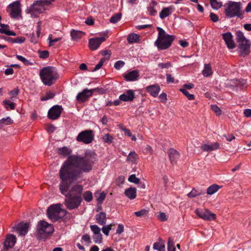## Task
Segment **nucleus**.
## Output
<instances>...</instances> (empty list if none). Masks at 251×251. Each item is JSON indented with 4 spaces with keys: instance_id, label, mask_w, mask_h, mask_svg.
Returning <instances> with one entry per match:
<instances>
[{
    "instance_id": "obj_44",
    "label": "nucleus",
    "mask_w": 251,
    "mask_h": 251,
    "mask_svg": "<svg viewBox=\"0 0 251 251\" xmlns=\"http://www.w3.org/2000/svg\"><path fill=\"white\" fill-rule=\"evenodd\" d=\"M179 91L181 92L189 100H193L195 99V96L193 94H190L187 90L184 88H180Z\"/></svg>"
},
{
    "instance_id": "obj_29",
    "label": "nucleus",
    "mask_w": 251,
    "mask_h": 251,
    "mask_svg": "<svg viewBox=\"0 0 251 251\" xmlns=\"http://www.w3.org/2000/svg\"><path fill=\"white\" fill-rule=\"evenodd\" d=\"M84 34L83 32L79 30L73 29L71 31V36L73 40H77L81 38Z\"/></svg>"
},
{
    "instance_id": "obj_4",
    "label": "nucleus",
    "mask_w": 251,
    "mask_h": 251,
    "mask_svg": "<svg viewBox=\"0 0 251 251\" xmlns=\"http://www.w3.org/2000/svg\"><path fill=\"white\" fill-rule=\"evenodd\" d=\"M47 213L49 218L52 221L55 222L64 217L67 214V211L62 208V204L57 203L50 206Z\"/></svg>"
},
{
    "instance_id": "obj_3",
    "label": "nucleus",
    "mask_w": 251,
    "mask_h": 251,
    "mask_svg": "<svg viewBox=\"0 0 251 251\" xmlns=\"http://www.w3.org/2000/svg\"><path fill=\"white\" fill-rule=\"evenodd\" d=\"M39 76L43 84L49 86H51L58 77L57 73L53 71L50 66L42 69L40 71Z\"/></svg>"
},
{
    "instance_id": "obj_17",
    "label": "nucleus",
    "mask_w": 251,
    "mask_h": 251,
    "mask_svg": "<svg viewBox=\"0 0 251 251\" xmlns=\"http://www.w3.org/2000/svg\"><path fill=\"white\" fill-rule=\"evenodd\" d=\"M223 38L227 47L229 49H233L235 47V43L233 40V36L231 32H228L223 34Z\"/></svg>"
},
{
    "instance_id": "obj_13",
    "label": "nucleus",
    "mask_w": 251,
    "mask_h": 251,
    "mask_svg": "<svg viewBox=\"0 0 251 251\" xmlns=\"http://www.w3.org/2000/svg\"><path fill=\"white\" fill-rule=\"evenodd\" d=\"M63 108L61 106L55 105L51 107L48 113V116L50 119L56 120L58 119L62 112Z\"/></svg>"
},
{
    "instance_id": "obj_63",
    "label": "nucleus",
    "mask_w": 251,
    "mask_h": 251,
    "mask_svg": "<svg viewBox=\"0 0 251 251\" xmlns=\"http://www.w3.org/2000/svg\"><path fill=\"white\" fill-rule=\"evenodd\" d=\"M124 226L123 225L120 224L118 225L117 230H116V233L117 234H121L124 232Z\"/></svg>"
},
{
    "instance_id": "obj_46",
    "label": "nucleus",
    "mask_w": 251,
    "mask_h": 251,
    "mask_svg": "<svg viewBox=\"0 0 251 251\" xmlns=\"http://www.w3.org/2000/svg\"><path fill=\"white\" fill-rule=\"evenodd\" d=\"M121 17L122 14L121 13H117L111 17L110 19V22L112 23L115 24L121 20Z\"/></svg>"
},
{
    "instance_id": "obj_33",
    "label": "nucleus",
    "mask_w": 251,
    "mask_h": 251,
    "mask_svg": "<svg viewBox=\"0 0 251 251\" xmlns=\"http://www.w3.org/2000/svg\"><path fill=\"white\" fill-rule=\"evenodd\" d=\"M202 73L205 77L209 76L212 74V71L210 64H204V69L202 71Z\"/></svg>"
},
{
    "instance_id": "obj_52",
    "label": "nucleus",
    "mask_w": 251,
    "mask_h": 251,
    "mask_svg": "<svg viewBox=\"0 0 251 251\" xmlns=\"http://www.w3.org/2000/svg\"><path fill=\"white\" fill-rule=\"evenodd\" d=\"M102 139L105 143L111 144L113 141V138L111 135L107 133L103 136Z\"/></svg>"
},
{
    "instance_id": "obj_48",
    "label": "nucleus",
    "mask_w": 251,
    "mask_h": 251,
    "mask_svg": "<svg viewBox=\"0 0 251 251\" xmlns=\"http://www.w3.org/2000/svg\"><path fill=\"white\" fill-rule=\"evenodd\" d=\"M168 251H176L173 240L169 238L168 241Z\"/></svg>"
},
{
    "instance_id": "obj_34",
    "label": "nucleus",
    "mask_w": 251,
    "mask_h": 251,
    "mask_svg": "<svg viewBox=\"0 0 251 251\" xmlns=\"http://www.w3.org/2000/svg\"><path fill=\"white\" fill-rule=\"evenodd\" d=\"M138 159V155L134 151H131L127 156V160L130 162L132 163H136Z\"/></svg>"
},
{
    "instance_id": "obj_62",
    "label": "nucleus",
    "mask_w": 251,
    "mask_h": 251,
    "mask_svg": "<svg viewBox=\"0 0 251 251\" xmlns=\"http://www.w3.org/2000/svg\"><path fill=\"white\" fill-rule=\"evenodd\" d=\"M210 17L211 20L214 23L218 22L219 20L218 16L213 13H210Z\"/></svg>"
},
{
    "instance_id": "obj_38",
    "label": "nucleus",
    "mask_w": 251,
    "mask_h": 251,
    "mask_svg": "<svg viewBox=\"0 0 251 251\" xmlns=\"http://www.w3.org/2000/svg\"><path fill=\"white\" fill-rule=\"evenodd\" d=\"M13 123V120L9 117L5 118H3L0 120V128L7 125H9Z\"/></svg>"
},
{
    "instance_id": "obj_20",
    "label": "nucleus",
    "mask_w": 251,
    "mask_h": 251,
    "mask_svg": "<svg viewBox=\"0 0 251 251\" xmlns=\"http://www.w3.org/2000/svg\"><path fill=\"white\" fill-rule=\"evenodd\" d=\"M204 151H211L220 148V144L218 142H214L210 144H204L201 147Z\"/></svg>"
},
{
    "instance_id": "obj_49",
    "label": "nucleus",
    "mask_w": 251,
    "mask_h": 251,
    "mask_svg": "<svg viewBox=\"0 0 251 251\" xmlns=\"http://www.w3.org/2000/svg\"><path fill=\"white\" fill-rule=\"evenodd\" d=\"M236 39L238 43H240L243 40H248L245 37L243 33L240 31H238L236 32Z\"/></svg>"
},
{
    "instance_id": "obj_22",
    "label": "nucleus",
    "mask_w": 251,
    "mask_h": 251,
    "mask_svg": "<svg viewBox=\"0 0 251 251\" xmlns=\"http://www.w3.org/2000/svg\"><path fill=\"white\" fill-rule=\"evenodd\" d=\"M139 77V73L137 70L130 71L125 74V79L128 81H133L137 80Z\"/></svg>"
},
{
    "instance_id": "obj_27",
    "label": "nucleus",
    "mask_w": 251,
    "mask_h": 251,
    "mask_svg": "<svg viewBox=\"0 0 251 251\" xmlns=\"http://www.w3.org/2000/svg\"><path fill=\"white\" fill-rule=\"evenodd\" d=\"M97 223L102 226H104L106 224V214L104 212H101L96 216Z\"/></svg>"
},
{
    "instance_id": "obj_40",
    "label": "nucleus",
    "mask_w": 251,
    "mask_h": 251,
    "mask_svg": "<svg viewBox=\"0 0 251 251\" xmlns=\"http://www.w3.org/2000/svg\"><path fill=\"white\" fill-rule=\"evenodd\" d=\"M202 191H199L197 189L193 188L191 191L187 194V196L189 198H195L197 196H200L203 194Z\"/></svg>"
},
{
    "instance_id": "obj_51",
    "label": "nucleus",
    "mask_w": 251,
    "mask_h": 251,
    "mask_svg": "<svg viewBox=\"0 0 251 251\" xmlns=\"http://www.w3.org/2000/svg\"><path fill=\"white\" fill-rule=\"evenodd\" d=\"M112 226L113 225L112 224L103 226L101 229L102 232L106 236H108L109 235V231L111 229Z\"/></svg>"
},
{
    "instance_id": "obj_54",
    "label": "nucleus",
    "mask_w": 251,
    "mask_h": 251,
    "mask_svg": "<svg viewBox=\"0 0 251 251\" xmlns=\"http://www.w3.org/2000/svg\"><path fill=\"white\" fill-rule=\"evenodd\" d=\"M211 108L217 115H220L221 114L222 111L221 109L217 105H211Z\"/></svg>"
},
{
    "instance_id": "obj_59",
    "label": "nucleus",
    "mask_w": 251,
    "mask_h": 251,
    "mask_svg": "<svg viewBox=\"0 0 251 251\" xmlns=\"http://www.w3.org/2000/svg\"><path fill=\"white\" fill-rule=\"evenodd\" d=\"M125 65V62L122 60H119L115 62L114 64V68L116 70H120Z\"/></svg>"
},
{
    "instance_id": "obj_1",
    "label": "nucleus",
    "mask_w": 251,
    "mask_h": 251,
    "mask_svg": "<svg viewBox=\"0 0 251 251\" xmlns=\"http://www.w3.org/2000/svg\"><path fill=\"white\" fill-rule=\"evenodd\" d=\"M98 161L97 155L93 151H86L83 155H73L68 156L59 171L60 182L59 190L63 195H70L82 198L83 186L80 184L74 185L69 191L71 185L79 181L84 174L90 173L94 165Z\"/></svg>"
},
{
    "instance_id": "obj_58",
    "label": "nucleus",
    "mask_w": 251,
    "mask_h": 251,
    "mask_svg": "<svg viewBox=\"0 0 251 251\" xmlns=\"http://www.w3.org/2000/svg\"><path fill=\"white\" fill-rule=\"evenodd\" d=\"M118 126L125 132V135L128 137L132 136V134L129 129L126 128L122 125H119Z\"/></svg>"
},
{
    "instance_id": "obj_8",
    "label": "nucleus",
    "mask_w": 251,
    "mask_h": 251,
    "mask_svg": "<svg viewBox=\"0 0 251 251\" xmlns=\"http://www.w3.org/2000/svg\"><path fill=\"white\" fill-rule=\"evenodd\" d=\"M66 197L64 204L69 210L77 209L82 201V198L73 197L70 195H65Z\"/></svg>"
},
{
    "instance_id": "obj_9",
    "label": "nucleus",
    "mask_w": 251,
    "mask_h": 251,
    "mask_svg": "<svg viewBox=\"0 0 251 251\" xmlns=\"http://www.w3.org/2000/svg\"><path fill=\"white\" fill-rule=\"evenodd\" d=\"M95 134L92 130H85L80 132L76 137V140L88 144L92 142L94 139Z\"/></svg>"
},
{
    "instance_id": "obj_45",
    "label": "nucleus",
    "mask_w": 251,
    "mask_h": 251,
    "mask_svg": "<svg viewBox=\"0 0 251 251\" xmlns=\"http://www.w3.org/2000/svg\"><path fill=\"white\" fill-rule=\"evenodd\" d=\"M94 242L97 244H100L102 242V236L101 233L94 234L93 236Z\"/></svg>"
},
{
    "instance_id": "obj_56",
    "label": "nucleus",
    "mask_w": 251,
    "mask_h": 251,
    "mask_svg": "<svg viewBox=\"0 0 251 251\" xmlns=\"http://www.w3.org/2000/svg\"><path fill=\"white\" fill-rule=\"evenodd\" d=\"M90 228L94 233V234L100 233V228L96 225H91Z\"/></svg>"
},
{
    "instance_id": "obj_19",
    "label": "nucleus",
    "mask_w": 251,
    "mask_h": 251,
    "mask_svg": "<svg viewBox=\"0 0 251 251\" xmlns=\"http://www.w3.org/2000/svg\"><path fill=\"white\" fill-rule=\"evenodd\" d=\"M135 98V93L132 90H128L124 94L121 95L119 99L124 101H131Z\"/></svg>"
},
{
    "instance_id": "obj_2",
    "label": "nucleus",
    "mask_w": 251,
    "mask_h": 251,
    "mask_svg": "<svg viewBox=\"0 0 251 251\" xmlns=\"http://www.w3.org/2000/svg\"><path fill=\"white\" fill-rule=\"evenodd\" d=\"M157 29L158 31V36L154 44L159 50H166L171 46L175 39V36L167 34L160 27H157Z\"/></svg>"
},
{
    "instance_id": "obj_7",
    "label": "nucleus",
    "mask_w": 251,
    "mask_h": 251,
    "mask_svg": "<svg viewBox=\"0 0 251 251\" xmlns=\"http://www.w3.org/2000/svg\"><path fill=\"white\" fill-rule=\"evenodd\" d=\"M11 18L19 19L21 16V8L20 1L16 0L9 4L7 7Z\"/></svg>"
},
{
    "instance_id": "obj_26",
    "label": "nucleus",
    "mask_w": 251,
    "mask_h": 251,
    "mask_svg": "<svg viewBox=\"0 0 251 251\" xmlns=\"http://www.w3.org/2000/svg\"><path fill=\"white\" fill-rule=\"evenodd\" d=\"M125 195L130 200L134 199L136 197V189L134 187H130L125 191Z\"/></svg>"
},
{
    "instance_id": "obj_39",
    "label": "nucleus",
    "mask_w": 251,
    "mask_h": 251,
    "mask_svg": "<svg viewBox=\"0 0 251 251\" xmlns=\"http://www.w3.org/2000/svg\"><path fill=\"white\" fill-rule=\"evenodd\" d=\"M84 200L87 202H90L92 201L93 196L92 193L90 191H86L83 194Z\"/></svg>"
},
{
    "instance_id": "obj_21",
    "label": "nucleus",
    "mask_w": 251,
    "mask_h": 251,
    "mask_svg": "<svg viewBox=\"0 0 251 251\" xmlns=\"http://www.w3.org/2000/svg\"><path fill=\"white\" fill-rule=\"evenodd\" d=\"M146 90L151 96L156 97L160 91V88L158 84H154L147 86Z\"/></svg>"
},
{
    "instance_id": "obj_30",
    "label": "nucleus",
    "mask_w": 251,
    "mask_h": 251,
    "mask_svg": "<svg viewBox=\"0 0 251 251\" xmlns=\"http://www.w3.org/2000/svg\"><path fill=\"white\" fill-rule=\"evenodd\" d=\"M140 36L136 33H131L128 35L127 40L129 44L137 43L140 40Z\"/></svg>"
},
{
    "instance_id": "obj_25",
    "label": "nucleus",
    "mask_w": 251,
    "mask_h": 251,
    "mask_svg": "<svg viewBox=\"0 0 251 251\" xmlns=\"http://www.w3.org/2000/svg\"><path fill=\"white\" fill-rule=\"evenodd\" d=\"M173 9L172 6L163 8L159 13L160 18L164 19L169 16L173 12Z\"/></svg>"
},
{
    "instance_id": "obj_11",
    "label": "nucleus",
    "mask_w": 251,
    "mask_h": 251,
    "mask_svg": "<svg viewBox=\"0 0 251 251\" xmlns=\"http://www.w3.org/2000/svg\"><path fill=\"white\" fill-rule=\"evenodd\" d=\"M195 213L199 217L204 220L213 221L216 218L214 213H211L207 209H197L195 210Z\"/></svg>"
},
{
    "instance_id": "obj_10",
    "label": "nucleus",
    "mask_w": 251,
    "mask_h": 251,
    "mask_svg": "<svg viewBox=\"0 0 251 251\" xmlns=\"http://www.w3.org/2000/svg\"><path fill=\"white\" fill-rule=\"evenodd\" d=\"M54 231V228L51 224H49L44 221H40L37 226V233L39 234H50Z\"/></svg>"
},
{
    "instance_id": "obj_43",
    "label": "nucleus",
    "mask_w": 251,
    "mask_h": 251,
    "mask_svg": "<svg viewBox=\"0 0 251 251\" xmlns=\"http://www.w3.org/2000/svg\"><path fill=\"white\" fill-rule=\"evenodd\" d=\"M149 213V210L145 209H143L139 211H136L134 214L138 217H143L146 216Z\"/></svg>"
},
{
    "instance_id": "obj_37",
    "label": "nucleus",
    "mask_w": 251,
    "mask_h": 251,
    "mask_svg": "<svg viewBox=\"0 0 251 251\" xmlns=\"http://www.w3.org/2000/svg\"><path fill=\"white\" fill-rule=\"evenodd\" d=\"M157 2L154 0L151 1L152 5L148 7V11L151 16H153L157 14V11L154 8V6L157 5Z\"/></svg>"
},
{
    "instance_id": "obj_15",
    "label": "nucleus",
    "mask_w": 251,
    "mask_h": 251,
    "mask_svg": "<svg viewBox=\"0 0 251 251\" xmlns=\"http://www.w3.org/2000/svg\"><path fill=\"white\" fill-rule=\"evenodd\" d=\"M239 43V52L241 56L248 55L250 52L251 44L249 40H243Z\"/></svg>"
},
{
    "instance_id": "obj_12",
    "label": "nucleus",
    "mask_w": 251,
    "mask_h": 251,
    "mask_svg": "<svg viewBox=\"0 0 251 251\" xmlns=\"http://www.w3.org/2000/svg\"><path fill=\"white\" fill-rule=\"evenodd\" d=\"M97 89H84L82 92L78 93L76 99L78 102H84L86 101L89 97H91L94 92Z\"/></svg>"
},
{
    "instance_id": "obj_23",
    "label": "nucleus",
    "mask_w": 251,
    "mask_h": 251,
    "mask_svg": "<svg viewBox=\"0 0 251 251\" xmlns=\"http://www.w3.org/2000/svg\"><path fill=\"white\" fill-rule=\"evenodd\" d=\"M169 156L172 164L176 163L179 157V152L174 149H171L169 151Z\"/></svg>"
},
{
    "instance_id": "obj_16",
    "label": "nucleus",
    "mask_w": 251,
    "mask_h": 251,
    "mask_svg": "<svg viewBox=\"0 0 251 251\" xmlns=\"http://www.w3.org/2000/svg\"><path fill=\"white\" fill-rule=\"evenodd\" d=\"M29 226L28 223L19 224L17 226L13 227V229L16 231L20 236H25L28 231Z\"/></svg>"
},
{
    "instance_id": "obj_6",
    "label": "nucleus",
    "mask_w": 251,
    "mask_h": 251,
    "mask_svg": "<svg viewBox=\"0 0 251 251\" xmlns=\"http://www.w3.org/2000/svg\"><path fill=\"white\" fill-rule=\"evenodd\" d=\"M240 5V2H230L225 9L226 15L228 18L240 17L242 14Z\"/></svg>"
},
{
    "instance_id": "obj_5",
    "label": "nucleus",
    "mask_w": 251,
    "mask_h": 251,
    "mask_svg": "<svg viewBox=\"0 0 251 251\" xmlns=\"http://www.w3.org/2000/svg\"><path fill=\"white\" fill-rule=\"evenodd\" d=\"M46 3L42 0H36L29 7L26 9V12L31 14L33 18H36L38 14L44 12L48 6Z\"/></svg>"
},
{
    "instance_id": "obj_47",
    "label": "nucleus",
    "mask_w": 251,
    "mask_h": 251,
    "mask_svg": "<svg viewBox=\"0 0 251 251\" xmlns=\"http://www.w3.org/2000/svg\"><path fill=\"white\" fill-rule=\"evenodd\" d=\"M52 35L51 34H50L48 37V40H49V45L50 47L53 46L55 43L59 41L61 39V38L60 37L52 39Z\"/></svg>"
},
{
    "instance_id": "obj_24",
    "label": "nucleus",
    "mask_w": 251,
    "mask_h": 251,
    "mask_svg": "<svg viewBox=\"0 0 251 251\" xmlns=\"http://www.w3.org/2000/svg\"><path fill=\"white\" fill-rule=\"evenodd\" d=\"M0 33L5 34L8 36H15L16 33L13 31H10L9 28V25L0 23Z\"/></svg>"
},
{
    "instance_id": "obj_31",
    "label": "nucleus",
    "mask_w": 251,
    "mask_h": 251,
    "mask_svg": "<svg viewBox=\"0 0 251 251\" xmlns=\"http://www.w3.org/2000/svg\"><path fill=\"white\" fill-rule=\"evenodd\" d=\"M57 150L58 154L65 156L69 155L72 152V150L66 147L58 148Z\"/></svg>"
},
{
    "instance_id": "obj_41",
    "label": "nucleus",
    "mask_w": 251,
    "mask_h": 251,
    "mask_svg": "<svg viewBox=\"0 0 251 251\" xmlns=\"http://www.w3.org/2000/svg\"><path fill=\"white\" fill-rule=\"evenodd\" d=\"M3 103L6 109H8L9 107L11 110H13L15 109V104L9 100H3Z\"/></svg>"
},
{
    "instance_id": "obj_53",
    "label": "nucleus",
    "mask_w": 251,
    "mask_h": 251,
    "mask_svg": "<svg viewBox=\"0 0 251 251\" xmlns=\"http://www.w3.org/2000/svg\"><path fill=\"white\" fill-rule=\"evenodd\" d=\"M128 180L135 184H138L140 182V179L136 177L134 174L130 175L128 178Z\"/></svg>"
},
{
    "instance_id": "obj_61",
    "label": "nucleus",
    "mask_w": 251,
    "mask_h": 251,
    "mask_svg": "<svg viewBox=\"0 0 251 251\" xmlns=\"http://www.w3.org/2000/svg\"><path fill=\"white\" fill-rule=\"evenodd\" d=\"M158 66L160 68L162 69L164 68H169L172 66L171 63L170 62L159 63Z\"/></svg>"
},
{
    "instance_id": "obj_32",
    "label": "nucleus",
    "mask_w": 251,
    "mask_h": 251,
    "mask_svg": "<svg viewBox=\"0 0 251 251\" xmlns=\"http://www.w3.org/2000/svg\"><path fill=\"white\" fill-rule=\"evenodd\" d=\"M153 248L158 251H165L164 242L159 239L158 242H155L153 244Z\"/></svg>"
},
{
    "instance_id": "obj_36",
    "label": "nucleus",
    "mask_w": 251,
    "mask_h": 251,
    "mask_svg": "<svg viewBox=\"0 0 251 251\" xmlns=\"http://www.w3.org/2000/svg\"><path fill=\"white\" fill-rule=\"evenodd\" d=\"M106 196V193L102 192L101 193L97 192L95 194V196L97 198L98 202L101 204L104 200L105 199Z\"/></svg>"
},
{
    "instance_id": "obj_50",
    "label": "nucleus",
    "mask_w": 251,
    "mask_h": 251,
    "mask_svg": "<svg viewBox=\"0 0 251 251\" xmlns=\"http://www.w3.org/2000/svg\"><path fill=\"white\" fill-rule=\"evenodd\" d=\"M16 58L22 61L25 65H32L33 64L31 63L28 60L26 59L25 57H23L22 55H16Z\"/></svg>"
},
{
    "instance_id": "obj_42",
    "label": "nucleus",
    "mask_w": 251,
    "mask_h": 251,
    "mask_svg": "<svg viewBox=\"0 0 251 251\" xmlns=\"http://www.w3.org/2000/svg\"><path fill=\"white\" fill-rule=\"evenodd\" d=\"M211 7L214 9H218L222 6V2L217 0H210Z\"/></svg>"
},
{
    "instance_id": "obj_64",
    "label": "nucleus",
    "mask_w": 251,
    "mask_h": 251,
    "mask_svg": "<svg viewBox=\"0 0 251 251\" xmlns=\"http://www.w3.org/2000/svg\"><path fill=\"white\" fill-rule=\"evenodd\" d=\"M159 98L161 102H165L167 100L166 94L164 93L161 94L159 96Z\"/></svg>"
},
{
    "instance_id": "obj_18",
    "label": "nucleus",
    "mask_w": 251,
    "mask_h": 251,
    "mask_svg": "<svg viewBox=\"0 0 251 251\" xmlns=\"http://www.w3.org/2000/svg\"><path fill=\"white\" fill-rule=\"evenodd\" d=\"M16 242V237L13 234H9L7 236L4 242V249L8 250L12 248Z\"/></svg>"
},
{
    "instance_id": "obj_35",
    "label": "nucleus",
    "mask_w": 251,
    "mask_h": 251,
    "mask_svg": "<svg viewBox=\"0 0 251 251\" xmlns=\"http://www.w3.org/2000/svg\"><path fill=\"white\" fill-rule=\"evenodd\" d=\"M220 188V186L213 184L209 187H208L207 189V194L210 195H213L216 192L218 191V190Z\"/></svg>"
},
{
    "instance_id": "obj_60",
    "label": "nucleus",
    "mask_w": 251,
    "mask_h": 251,
    "mask_svg": "<svg viewBox=\"0 0 251 251\" xmlns=\"http://www.w3.org/2000/svg\"><path fill=\"white\" fill-rule=\"evenodd\" d=\"M158 219L164 222L167 220V217L164 212H159L157 215Z\"/></svg>"
},
{
    "instance_id": "obj_57",
    "label": "nucleus",
    "mask_w": 251,
    "mask_h": 251,
    "mask_svg": "<svg viewBox=\"0 0 251 251\" xmlns=\"http://www.w3.org/2000/svg\"><path fill=\"white\" fill-rule=\"evenodd\" d=\"M39 57L43 59H46L49 56V52L48 50L39 51Z\"/></svg>"
},
{
    "instance_id": "obj_14",
    "label": "nucleus",
    "mask_w": 251,
    "mask_h": 251,
    "mask_svg": "<svg viewBox=\"0 0 251 251\" xmlns=\"http://www.w3.org/2000/svg\"><path fill=\"white\" fill-rule=\"evenodd\" d=\"M105 40L104 37H96L89 40V47L91 50H97L100 45Z\"/></svg>"
},
{
    "instance_id": "obj_55",
    "label": "nucleus",
    "mask_w": 251,
    "mask_h": 251,
    "mask_svg": "<svg viewBox=\"0 0 251 251\" xmlns=\"http://www.w3.org/2000/svg\"><path fill=\"white\" fill-rule=\"evenodd\" d=\"M20 90L19 88H16L13 90L9 92V94L11 96L10 99L13 100V98H15L19 93Z\"/></svg>"
},
{
    "instance_id": "obj_28",
    "label": "nucleus",
    "mask_w": 251,
    "mask_h": 251,
    "mask_svg": "<svg viewBox=\"0 0 251 251\" xmlns=\"http://www.w3.org/2000/svg\"><path fill=\"white\" fill-rule=\"evenodd\" d=\"M1 38L3 39H4L8 42H12L13 43H18V44H21L24 43L25 41V38L23 36L18 37L16 38H12L10 37H6L2 36L1 37Z\"/></svg>"
}]
</instances>
